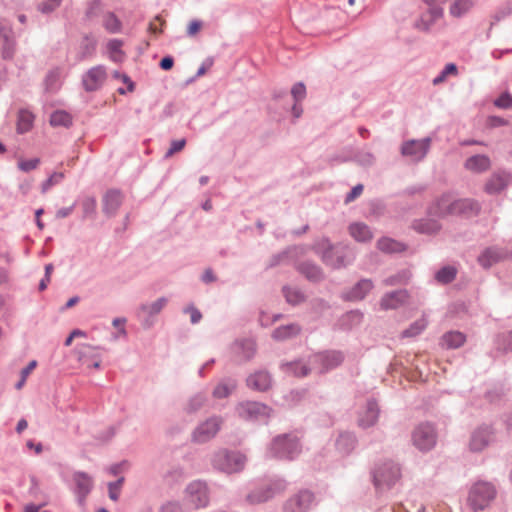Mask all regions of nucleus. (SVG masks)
Segmentation results:
<instances>
[{
	"mask_svg": "<svg viewBox=\"0 0 512 512\" xmlns=\"http://www.w3.org/2000/svg\"><path fill=\"white\" fill-rule=\"evenodd\" d=\"M245 456L239 453H229L225 450L219 451L214 457V465L226 473H235L243 469Z\"/></svg>",
	"mask_w": 512,
	"mask_h": 512,
	"instance_id": "nucleus-7",
	"label": "nucleus"
},
{
	"mask_svg": "<svg viewBox=\"0 0 512 512\" xmlns=\"http://www.w3.org/2000/svg\"><path fill=\"white\" fill-rule=\"evenodd\" d=\"M187 498L194 504L195 508L206 506L208 503V493L205 483L200 481L192 482L187 487Z\"/></svg>",
	"mask_w": 512,
	"mask_h": 512,
	"instance_id": "nucleus-14",
	"label": "nucleus"
},
{
	"mask_svg": "<svg viewBox=\"0 0 512 512\" xmlns=\"http://www.w3.org/2000/svg\"><path fill=\"white\" fill-rule=\"evenodd\" d=\"M495 496L493 486L486 482L476 483L469 494V503L474 510L484 509Z\"/></svg>",
	"mask_w": 512,
	"mask_h": 512,
	"instance_id": "nucleus-6",
	"label": "nucleus"
},
{
	"mask_svg": "<svg viewBox=\"0 0 512 512\" xmlns=\"http://www.w3.org/2000/svg\"><path fill=\"white\" fill-rule=\"evenodd\" d=\"M123 196L118 190L108 191L103 199V212L108 216H113L122 204Z\"/></svg>",
	"mask_w": 512,
	"mask_h": 512,
	"instance_id": "nucleus-24",
	"label": "nucleus"
},
{
	"mask_svg": "<svg viewBox=\"0 0 512 512\" xmlns=\"http://www.w3.org/2000/svg\"><path fill=\"white\" fill-rule=\"evenodd\" d=\"M107 80V70L103 65L90 68L82 76V85L85 91L94 92L102 88Z\"/></svg>",
	"mask_w": 512,
	"mask_h": 512,
	"instance_id": "nucleus-8",
	"label": "nucleus"
},
{
	"mask_svg": "<svg viewBox=\"0 0 512 512\" xmlns=\"http://www.w3.org/2000/svg\"><path fill=\"white\" fill-rule=\"evenodd\" d=\"M14 54V41L8 36V42H3L2 56L4 59H11Z\"/></svg>",
	"mask_w": 512,
	"mask_h": 512,
	"instance_id": "nucleus-58",
	"label": "nucleus"
},
{
	"mask_svg": "<svg viewBox=\"0 0 512 512\" xmlns=\"http://www.w3.org/2000/svg\"><path fill=\"white\" fill-rule=\"evenodd\" d=\"M458 74V68L454 63H448L440 71V73L433 79V85H439L447 80L449 76H456Z\"/></svg>",
	"mask_w": 512,
	"mask_h": 512,
	"instance_id": "nucleus-43",
	"label": "nucleus"
},
{
	"mask_svg": "<svg viewBox=\"0 0 512 512\" xmlns=\"http://www.w3.org/2000/svg\"><path fill=\"white\" fill-rule=\"evenodd\" d=\"M72 123V118L66 111L58 110L52 113L50 117V124L52 126L68 127Z\"/></svg>",
	"mask_w": 512,
	"mask_h": 512,
	"instance_id": "nucleus-44",
	"label": "nucleus"
},
{
	"mask_svg": "<svg viewBox=\"0 0 512 512\" xmlns=\"http://www.w3.org/2000/svg\"><path fill=\"white\" fill-rule=\"evenodd\" d=\"M455 201L454 195L447 193L443 194L430 208L429 213L434 216L444 217L446 215H454L450 211L449 204Z\"/></svg>",
	"mask_w": 512,
	"mask_h": 512,
	"instance_id": "nucleus-26",
	"label": "nucleus"
},
{
	"mask_svg": "<svg viewBox=\"0 0 512 512\" xmlns=\"http://www.w3.org/2000/svg\"><path fill=\"white\" fill-rule=\"evenodd\" d=\"M92 350L93 348L90 345H82L78 348L79 361L86 368H98L100 366V359L89 357Z\"/></svg>",
	"mask_w": 512,
	"mask_h": 512,
	"instance_id": "nucleus-38",
	"label": "nucleus"
},
{
	"mask_svg": "<svg viewBox=\"0 0 512 512\" xmlns=\"http://www.w3.org/2000/svg\"><path fill=\"white\" fill-rule=\"evenodd\" d=\"M271 376L267 370H258L247 379V384H269Z\"/></svg>",
	"mask_w": 512,
	"mask_h": 512,
	"instance_id": "nucleus-47",
	"label": "nucleus"
},
{
	"mask_svg": "<svg viewBox=\"0 0 512 512\" xmlns=\"http://www.w3.org/2000/svg\"><path fill=\"white\" fill-rule=\"evenodd\" d=\"M511 181V175L505 171H498L491 175L487 180L484 190L488 194H498L508 187Z\"/></svg>",
	"mask_w": 512,
	"mask_h": 512,
	"instance_id": "nucleus-16",
	"label": "nucleus"
},
{
	"mask_svg": "<svg viewBox=\"0 0 512 512\" xmlns=\"http://www.w3.org/2000/svg\"><path fill=\"white\" fill-rule=\"evenodd\" d=\"M432 138L409 139L400 147L401 155L413 163H419L425 159L431 149Z\"/></svg>",
	"mask_w": 512,
	"mask_h": 512,
	"instance_id": "nucleus-4",
	"label": "nucleus"
},
{
	"mask_svg": "<svg viewBox=\"0 0 512 512\" xmlns=\"http://www.w3.org/2000/svg\"><path fill=\"white\" fill-rule=\"evenodd\" d=\"M373 477L376 486L381 484L390 485L400 477V468L396 464L388 462L383 467L375 470Z\"/></svg>",
	"mask_w": 512,
	"mask_h": 512,
	"instance_id": "nucleus-11",
	"label": "nucleus"
},
{
	"mask_svg": "<svg viewBox=\"0 0 512 512\" xmlns=\"http://www.w3.org/2000/svg\"><path fill=\"white\" fill-rule=\"evenodd\" d=\"M412 440L419 450H430L436 443L435 430L429 424H421L414 430Z\"/></svg>",
	"mask_w": 512,
	"mask_h": 512,
	"instance_id": "nucleus-9",
	"label": "nucleus"
},
{
	"mask_svg": "<svg viewBox=\"0 0 512 512\" xmlns=\"http://www.w3.org/2000/svg\"><path fill=\"white\" fill-rule=\"evenodd\" d=\"M74 481L77 487V493L83 498L90 492L92 488V479L86 473L78 472L74 475Z\"/></svg>",
	"mask_w": 512,
	"mask_h": 512,
	"instance_id": "nucleus-35",
	"label": "nucleus"
},
{
	"mask_svg": "<svg viewBox=\"0 0 512 512\" xmlns=\"http://www.w3.org/2000/svg\"><path fill=\"white\" fill-rule=\"evenodd\" d=\"M344 354L338 350L314 353L307 359L287 362L281 365L282 371L290 376L305 377L312 373H325L338 367L344 361Z\"/></svg>",
	"mask_w": 512,
	"mask_h": 512,
	"instance_id": "nucleus-1",
	"label": "nucleus"
},
{
	"mask_svg": "<svg viewBox=\"0 0 512 512\" xmlns=\"http://www.w3.org/2000/svg\"><path fill=\"white\" fill-rule=\"evenodd\" d=\"M312 250L322 262L333 269H340L350 265L355 259L354 250L347 245H334L327 237L316 239Z\"/></svg>",
	"mask_w": 512,
	"mask_h": 512,
	"instance_id": "nucleus-2",
	"label": "nucleus"
},
{
	"mask_svg": "<svg viewBox=\"0 0 512 512\" xmlns=\"http://www.w3.org/2000/svg\"><path fill=\"white\" fill-rule=\"evenodd\" d=\"M231 352L238 360L248 361L256 353V343L253 339H238L231 345Z\"/></svg>",
	"mask_w": 512,
	"mask_h": 512,
	"instance_id": "nucleus-13",
	"label": "nucleus"
},
{
	"mask_svg": "<svg viewBox=\"0 0 512 512\" xmlns=\"http://www.w3.org/2000/svg\"><path fill=\"white\" fill-rule=\"evenodd\" d=\"M123 41L120 39H111L108 41L106 48L109 54V58L115 62H122L125 58V54L122 50Z\"/></svg>",
	"mask_w": 512,
	"mask_h": 512,
	"instance_id": "nucleus-34",
	"label": "nucleus"
},
{
	"mask_svg": "<svg viewBox=\"0 0 512 512\" xmlns=\"http://www.w3.org/2000/svg\"><path fill=\"white\" fill-rule=\"evenodd\" d=\"M377 247L379 250L386 253L401 252L405 249V246L388 237H383L377 241Z\"/></svg>",
	"mask_w": 512,
	"mask_h": 512,
	"instance_id": "nucleus-40",
	"label": "nucleus"
},
{
	"mask_svg": "<svg viewBox=\"0 0 512 512\" xmlns=\"http://www.w3.org/2000/svg\"><path fill=\"white\" fill-rule=\"evenodd\" d=\"M509 256V251L503 247L491 246L483 249L477 261L481 267L488 269L493 265L505 260Z\"/></svg>",
	"mask_w": 512,
	"mask_h": 512,
	"instance_id": "nucleus-10",
	"label": "nucleus"
},
{
	"mask_svg": "<svg viewBox=\"0 0 512 512\" xmlns=\"http://www.w3.org/2000/svg\"><path fill=\"white\" fill-rule=\"evenodd\" d=\"M97 46V40L92 35H85L80 43V58L85 59L94 54Z\"/></svg>",
	"mask_w": 512,
	"mask_h": 512,
	"instance_id": "nucleus-42",
	"label": "nucleus"
},
{
	"mask_svg": "<svg viewBox=\"0 0 512 512\" xmlns=\"http://www.w3.org/2000/svg\"><path fill=\"white\" fill-rule=\"evenodd\" d=\"M408 299L406 290H397L383 295L380 300V307L383 310H393L401 307Z\"/></svg>",
	"mask_w": 512,
	"mask_h": 512,
	"instance_id": "nucleus-19",
	"label": "nucleus"
},
{
	"mask_svg": "<svg viewBox=\"0 0 512 512\" xmlns=\"http://www.w3.org/2000/svg\"><path fill=\"white\" fill-rule=\"evenodd\" d=\"M449 209L454 215H464L467 217L477 215L481 209L480 204L469 198L456 199L449 204Z\"/></svg>",
	"mask_w": 512,
	"mask_h": 512,
	"instance_id": "nucleus-15",
	"label": "nucleus"
},
{
	"mask_svg": "<svg viewBox=\"0 0 512 512\" xmlns=\"http://www.w3.org/2000/svg\"><path fill=\"white\" fill-rule=\"evenodd\" d=\"M65 175L63 172H54L41 184V192L47 193L53 186L62 182Z\"/></svg>",
	"mask_w": 512,
	"mask_h": 512,
	"instance_id": "nucleus-46",
	"label": "nucleus"
},
{
	"mask_svg": "<svg viewBox=\"0 0 512 512\" xmlns=\"http://www.w3.org/2000/svg\"><path fill=\"white\" fill-rule=\"evenodd\" d=\"M103 27L109 33H120L123 28L121 20L113 12H107L103 17Z\"/></svg>",
	"mask_w": 512,
	"mask_h": 512,
	"instance_id": "nucleus-37",
	"label": "nucleus"
},
{
	"mask_svg": "<svg viewBox=\"0 0 512 512\" xmlns=\"http://www.w3.org/2000/svg\"><path fill=\"white\" fill-rule=\"evenodd\" d=\"M373 282L370 279H361L347 293L346 299L350 301H359L372 290Z\"/></svg>",
	"mask_w": 512,
	"mask_h": 512,
	"instance_id": "nucleus-25",
	"label": "nucleus"
},
{
	"mask_svg": "<svg viewBox=\"0 0 512 512\" xmlns=\"http://www.w3.org/2000/svg\"><path fill=\"white\" fill-rule=\"evenodd\" d=\"M428 321L426 317H421L414 321L407 329L401 333L402 338H413L420 335L427 327Z\"/></svg>",
	"mask_w": 512,
	"mask_h": 512,
	"instance_id": "nucleus-39",
	"label": "nucleus"
},
{
	"mask_svg": "<svg viewBox=\"0 0 512 512\" xmlns=\"http://www.w3.org/2000/svg\"><path fill=\"white\" fill-rule=\"evenodd\" d=\"M356 160L361 165L369 166L374 162V156L370 152H360L357 154Z\"/></svg>",
	"mask_w": 512,
	"mask_h": 512,
	"instance_id": "nucleus-62",
	"label": "nucleus"
},
{
	"mask_svg": "<svg viewBox=\"0 0 512 512\" xmlns=\"http://www.w3.org/2000/svg\"><path fill=\"white\" fill-rule=\"evenodd\" d=\"M508 352H512V332L504 331L496 336L492 353L496 357Z\"/></svg>",
	"mask_w": 512,
	"mask_h": 512,
	"instance_id": "nucleus-28",
	"label": "nucleus"
},
{
	"mask_svg": "<svg viewBox=\"0 0 512 512\" xmlns=\"http://www.w3.org/2000/svg\"><path fill=\"white\" fill-rule=\"evenodd\" d=\"M221 422L217 418H211L200 424L193 433L196 442L204 443L213 438L220 429Z\"/></svg>",
	"mask_w": 512,
	"mask_h": 512,
	"instance_id": "nucleus-12",
	"label": "nucleus"
},
{
	"mask_svg": "<svg viewBox=\"0 0 512 512\" xmlns=\"http://www.w3.org/2000/svg\"><path fill=\"white\" fill-rule=\"evenodd\" d=\"M84 217H91L96 212V200L93 197H87L82 202Z\"/></svg>",
	"mask_w": 512,
	"mask_h": 512,
	"instance_id": "nucleus-51",
	"label": "nucleus"
},
{
	"mask_svg": "<svg viewBox=\"0 0 512 512\" xmlns=\"http://www.w3.org/2000/svg\"><path fill=\"white\" fill-rule=\"evenodd\" d=\"M413 228L419 233L432 235L440 230V224L434 219H420L413 223Z\"/></svg>",
	"mask_w": 512,
	"mask_h": 512,
	"instance_id": "nucleus-33",
	"label": "nucleus"
},
{
	"mask_svg": "<svg viewBox=\"0 0 512 512\" xmlns=\"http://www.w3.org/2000/svg\"><path fill=\"white\" fill-rule=\"evenodd\" d=\"M281 317H282L281 314H275V315H273L272 319H270L268 314H266L265 312H261L260 317H259V322H260L261 326L267 327V326L271 325L272 323L276 322L277 320H279Z\"/></svg>",
	"mask_w": 512,
	"mask_h": 512,
	"instance_id": "nucleus-61",
	"label": "nucleus"
},
{
	"mask_svg": "<svg viewBox=\"0 0 512 512\" xmlns=\"http://www.w3.org/2000/svg\"><path fill=\"white\" fill-rule=\"evenodd\" d=\"M494 104L499 108H509L512 106V96L504 93L495 100Z\"/></svg>",
	"mask_w": 512,
	"mask_h": 512,
	"instance_id": "nucleus-59",
	"label": "nucleus"
},
{
	"mask_svg": "<svg viewBox=\"0 0 512 512\" xmlns=\"http://www.w3.org/2000/svg\"><path fill=\"white\" fill-rule=\"evenodd\" d=\"M301 331L298 324L292 323L276 328L272 333V338L276 341H285L297 336Z\"/></svg>",
	"mask_w": 512,
	"mask_h": 512,
	"instance_id": "nucleus-30",
	"label": "nucleus"
},
{
	"mask_svg": "<svg viewBox=\"0 0 512 512\" xmlns=\"http://www.w3.org/2000/svg\"><path fill=\"white\" fill-rule=\"evenodd\" d=\"M312 500L313 495L310 492L302 491L286 502L284 512H306Z\"/></svg>",
	"mask_w": 512,
	"mask_h": 512,
	"instance_id": "nucleus-17",
	"label": "nucleus"
},
{
	"mask_svg": "<svg viewBox=\"0 0 512 512\" xmlns=\"http://www.w3.org/2000/svg\"><path fill=\"white\" fill-rule=\"evenodd\" d=\"M285 300L290 305H298L305 300L304 293L294 286L286 285L282 288Z\"/></svg>",
	"mask_w": 512,
	"mask_h": 512,
	"instance_id": "nucleus-36",
	"label": "nucleus"
},
{
	"mask_svg": "<svg viewBox=\"0 0 512 512\" xmlns=\"http://www.w3.org/2000/svg\"><path fill=\"white\" fill-rule=\"evenodd\" d=\"M65 74L64 71L60 67H55L51 69L44 80L45 89L48 92H56L60 89L62 85V80L64 79Z\"/></svg>",
	"mask_w": 512,
	"mask_h": 512,
	"instance_id": "nucleus-29",
	"label": "nucleus"
},
{
	"mask_svg": "<svg viewBox=\"0 0 512 512\" xmlns=\"http://www.w3.org/2000/svg\"><path fill=\"white\" fill-rule=\"evenodd\" d=\"M38 363L36 360H31L26 367L20 371V379L17 384H25L29 375L35 370Z\"/></svg>",
	"mask_w": 512,
	"mask_h": 512,
	"instance_id": "nucleus-54",
	"label": "nucleus"
},
{
	"mask_svg": "<svg viewBox=\"0 0 512 512\" xmlns=\"http://www.w3.org/2000/svg\"><path fill=\"white\" fill-rule=\"evenodd\" d=\"M407 279H408L407 274L405 272H402V273H398L394 276H390V277L384 279L383 283L386 286H392V285L405 283L407 281Z\"/></svg>",
	"mask_w": 512,
	"mask_h": 512,
	"instance_id": "nucleus-56",
	"label": "nucleus"
},
{
	"mask_svg": "<svg viewBox=\"0 0 512 512\" xmlns=\"http://www.w3.org/2000/svg\"><path fill=\"white\" fill-rule=\"evenodd\" d=\"M186 145L185 139L173 140L170 148L165 153V158H170L173 154L180 152Z\"/></svg>",
	"mask_w": 512,
	"mask_h": 512,
	"instance_id": "nucleus-55",
	"label": "nucleus"
},
{
	"mask_svg": "<svg viewBox=\"0 0 512 512\" xmlns=\"http://www.w3.org/2000/svg\"><path fill=\"white\" fill-rule=\"evenodd\" d=\"M126 322L127 320L124 317H117L113 319L112 325L117 329V333L113 335V340H118L127 336V331L125 328Z\"/></svg>",
	"mask_w": 512,
	"mask_h": 512,
	"instance_id": "nucleus-49",
	"label": "nucleus"
},
{
	"mask_svg": "<svg viewBox=\"0 0 512 512\" xmlns=\"http://www.w3.org/2000/svg\"><path fill=\"white\" fill-rule=\"evenodd\" d=\"M169 299L167 297H159L152 302L141 303L136 311V316L144 329H151L156 321L157 316L167 306Z\"/></svg>",
	"mask_w": 512,
	"mask_h": 512,
	"instance_id": "nucleus-3",
	"label": "nucleus"
},
{
	"mask_svg": "<svg viewBox=\"0 0 512 512\" xmlns=\"http://www.w3.org/2000/svg\"><path fill=\"white\" fill-rule=\"evenodd\" d=\"M184 313H187L190 315V320L192 324H197L202 319L201 312L195 308L194 306H188L184 309Z\"/></svg>",
	"mask_w": 512,
	"mask_h": 512,
	"instance_id": "nucleus-60",
	"label": "nucleus"
},
{
	"mask_svg": "<svg viewBox=\"0 0 512 512\" xmlns=\"http://www.w3.org/2000/svg\"><path fill=\"white\" fill-rule=\"evenodd\" d=\"M466 341V336L459 331H449L442 337V345L449 349H457Z\"/></svg>",
	"mask_w": 512,
	"mask_h": 512,
	"instance_id": "nucleus-32",
	"label": "nucleus"
},
{
	"mask_svg": "<svg viewBox=\"0 0 512 512\" xmlns=\"http://www.w3.org/2000/svg\"><path fill=\"white\" fill-rule=\"evenodd\" d=\"M291 95L295 102H301L306 97V87L302 82L296 83L291 89Z\"/></svg>",
	"mask_w": 512,
	"mask_h": 512,
	"instance_id": "nucleus-52",
	"label": "nucleus"
},
{
	"mask_svg": "<svg viewBox=\"0 0 512 512\" xmlns=\"http://www.w3.org/2000/svg\"><path fill=\"white\" fill-rule=\"evenodd\" d=\"M61 4V0H46L39 5L42 13L48 14L54 11Z\"/></svg>",
	"mask_w": 512,
	"mask_h": 512,
	"instance_id": "nucleus-57",
	"label": "nucleus"
},
{
	"mask_svg": "<svg viewBox=\"0 0 512 512\" xmlns=\"http://www.w3.org/2000/svg\"><path fill=\"white\" fill-rule=\"evenodd\" d=\"M443 17V7H428L419 20L416 22V28L423 32H428L434 24Z\"/></svg>",
	"mask_w": 512,
	"mask_h": 512,
	"instance_id": "nucleus-18",
	"label": "nucleus"
},
{
	"mask_svg": "<svg viewBox=\"0 0 512 512\" xmlns=\"http://www.w3.org/2000/svg\"><path fill=\"white\" fill-rule=\"evenodd\" d=\"M362 191H363V185L358 184V185L354 186L351 189V191L346 195L345 202L350 203V202L354 201L357 197H359L361 195Z\"/></svg>",
	"mask_w": 512,
	"mask_h": 512,
	"instance_id": "nucleus-63",
	"label": "nucleus"
},
{
	"mask_svg": "<svg viewBox=\"0 0 512 512\" xmlns=\"http://www.w3.org/2000/svg\"><path fill=\"white\" fill-rule=\"evenodd\" d=\"M477 0H454L450 5V15L461 18L472 10Z\"/></svg>",
	"mask_w": 512,
	"mask_h": 512,
	"instance_id": "nucleus-31",
	"label": "nucleus"
},
{
	"mask_svg": "<svg viewBox=\"0 0 512 512\" xmlns=\"http://www.w3.org/2000/svg\"><path fill=\"white\" fill-rule=\"evenodd\" d=\"M456 274L457 271L454 267L445 266L436 273L435 279L442 284H447L455 279Z\"/></svg>",
	"mask_w": 512,
	"mask_h": 512,
	"instance_id": "nucleus-45",
	"label": "nucleus"
},
{
	"mask_svg": "<svg viewBox=\"0 0 512 512\" xmlns=\"http://www.w3.org/2000/svg\"><path fill=\"white\" fill-rule=\"evenodd\" d=\"M492 432L489 428H479L471 436L469 447L471 451L478 452L483 450L491 441Z\"/></svg>",
	"mask_w": 512,
	"mask_h": 512,
	"instance_id": "nucleus-21",
	"label": "nucleus"
},
{
	"mask_svg": "<svg viewBox=\"0 0 512 512\" xmlns=\"http://www.w3.org/2000/svg\"><path fill=\"white\" fill-rule=\"evenodd\" d=\"M297 270L311 282H319L324 278L322 269L309 261L299 264Z\"/></svg>",
	"mask_w": 512,
	"mask_h": 512,
	"instance_id": "nucleus-27",
	"label": "nucleus"
},
{
	"mask_svg": "<svg viewBox=\"0 0 512 512\" xmlns=\"http://www.w3.org/2000/svg\"><path fill=\"white\" fill-rule=\"evenodd\" d=\"M39 163H40L39 158L20 160L18 162V168L23 172H29V171L36 169L38 167Z\"/></svg>",
	"mask_w": 512,
	"mask_h": 512,
	"instance_id": "nucleus-53",
	"label": "nucleus"
},
{
	"mask_svg": "<svg viewBox=\"0 0 512 512\" xmlns=\"http://www.w3.org/2000/svg\"><path fill=\"white\" fill-rule=\"evenodd\" d=\"M103 4L100 0H91L87 4L86 8V17L88 19H93L99 16L102 11Z\"/></svg>",
	"mask_w": 512,
	"mask_h": 512,
	"instance_id": "nucleus-50",
	"label": "nucleus"
},
{
	"mask_svg": "<svg viewBox=\"0 0 512 512\" xmlns=\"http://www.w3.org/2000/svg\"><path fill=\"white\" fill-rule=\"evenodd\" d=\"M271 450L277 458H293L300 453V445L296 436L282 435L273 440Z\"/></svg>",
	"mask_w": 512,
	"mask_h": 512,
	"instance_id": "nucleus-5",
	"label": "nucleus"
},
{
	"mask_svg": "<svg viewBox=\"0 0 512 512\" xmlns=\"http://www.w3.org/2000/svg\"><path fill=\"white\" fill-rule=\"evenodd\" d=\"M33 116L29 112L22 111L19 115L17 130L19 133H25L32 127Z\"/></svg>",
	"mask_w": 512,
	"mask_h": 512,
	"instance_id": "nucleus-48",
	"label": "nucleus"
},
{
	"mask_svg": "<svg viewBox=\"0 0 512 512\" xmlns=\"http://www.w3.org/2000/svg\"><path fill=\"white\" fill-rule=\"evenodd\" d=\"M350 236L357 242H370L373 238V232L370 227L363 222L351 223L348 227Z\"/></svg>",
	"mask_w": 512,
	"mask_h": 512,
	"instance_id": "nucleus-23",
	"label": "nucleus"
},
{
	"mask_svg": "<svg viewBox=\"0 0 512 512\" xmlns=\"http://www.w3.org/2000/svg\"><path fill=\"white\" fill-rule=\"evenodd\" d=\"M378 418V407L375 402H368L367 409L359 420V424L363 427L372 426Z\"/></svg>",
	"mask_w": 512,
	"mask_h": 512,
	"instance_id": "nucleus-41",
	"label": "nucleus"
},
{
	"mask_svg": "<svg viewBox=\"0 0 512 512\" xmlns=\"http://www.w3.org/2000/svg\"><path fill=\"white\" fill-rule=\"evenodd\" d=\"M11 33L10 26L4 20L0 21V41L8 42V36Z\"/></svg>",
	"mask_w": 512,
	"mask_h": 512,
	"instance_id": "nucleus-64",
	"label": "nucleus"
},
{
	"mask_svg": "<svg viewBox=\"0 0 512 512\" xmlns=\"http://www.w3.org/2000/svg\"><path fill=\"white\" fill-rule=\"evenodd\" d=\"M491 166L490 158L486 155L477 154L466 159L464 167L472 173H483Z\"/></svg>",
	"mask_w": 512,
	"mask_h": 512,
	"instance_id": "nucleus-22",
	"label": "nucleus"
},
{
	"mask_svg": "<svg viewBox=\"0 0 512 512\" xmlns=\"http://www.w3.org/2000/svg\"><path fill=\"white\" fill-rule=\"evenodd\" d=\"M306 248L304 246H293L284 251L274 254L269 260V267H275L281 263H287L299 255H304Z\"/></svg>",
	"mask_w": 512,
	"mask_h": 512,
	"instance_id": "nucleus-20",
	"label": "nucleus"
}]
</instances>
